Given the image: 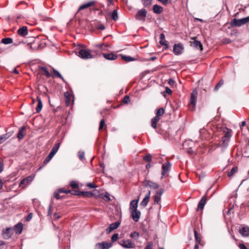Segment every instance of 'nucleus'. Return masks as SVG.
Returning a JSON list of instances; mask_svg holds the SVG:
<instances>
[{
    "mask_svg": "<svg viewBox=\"0 0 249 249\" xmlns=\"http://www.w3.org/2000/svg\"><path fill=\"white\" fill-rule=\"evenodd\" d=\"M197 98V91L194 89L191 94L190 101L189 104V109L192 111L195 109Z\"/></svg>",
    "mask_w": 249,
    "mask_h": 249,
    "instance_id": "1",
    "label": "nucleus"
},
{
    "mask_svg": "<svg viewBox=\"0 0 249 249\" xmlns=\"http://www.w3.org/2000/svg\"><path fill=\"white\" fill-rule=\"evenodd\" d=\"M249 22V16H248L246 18L241 19L234 18L231 21L230 25L232 27H240Z\"/></svg>",
    "mask_w": 249,
    "mask_h": 249,
    "instance_id": "2",
    "label": "nucleus"
},
{
    "mask_svg": "<svg viewBox=\"0 0 249 249\" xmlns=\"http://www.w3.org/2000/svg\"><path fill=\"white\" fill-rule=\"evenodd\" d=\"M78 56L83 59H88L93 57L90 51L84 49H82L79 50L78 53Z\"/></svg>",
    "mask_w": 249,
    "mask_h": 249,
    "instance_id": "3",
    "label": "nucleus"
},
{
    "mask_svg": "<svg viewBox=\"0 0 249 249\" xmlns=\"http://www.w3.org/2000/svg\"><path fill=\"white\" fill-rule=\"evenodd\" d=\"M119 244L124 249H130L135 247L134 242L130 239H124L118 242Z\"/></svg>",
    "mask_w": 249,
    "mask_h": 249,
    "instance_id": "4",
    "label": "nucleus"
},
{
    "mask_svg": "<svg viewBox=\"0 0 249 249\" xmlns=\"http://www.w3.org/2000/svg\"><path fill=\"white\" fill-rule=\"evenodd\" d=\"M147 12L144 9L140 10L135 15V18L137 20L141 21H145Z\"/></svg>",
    "mask_w": 249,
    "mask_h": 249,
    "instance_id": "5",
    "label": "nucleus"
},
{
    "mask_svg": "<svg viewBox=\"0 0 249 249\" xmlns=\"http://www.w3.org/2000/svg\"><path fill=\"white\" fill-rule=\"evenodd\" d=\"M35 175H32L23 178L20 182L19 186H27L29 185L34 179Z\"/></svg>",
    "mask_w": 249,
    "mask_h": 249,
    "instance_id": "6",
    "label": "nucleus"
},
{
    "mask_svg": "<svg viewBox=\"0 0 249 249\" xmlns=\"http://www.w3.org/2000/svg\"><path fill=\"white\" fill-rule=\"evenodd\" d=\"M143 185L145 187H149L153 189H158L159 185L156 182H152L149 180H145L142 182Z\"/></svg>",
    "mask_w": 249,
    "mask_h": 249,
    "instance_id": "7",
    "label": "nucleus"
},
{
    "mask_svg": "<svg viewBox=\"0 0 249 249\" xmlns=\"http://www.w3.org/2000/svg\"><path fill=\"white\" fill-rule=\"evenodd\" d=\"M130 213L131 216L133 220L136 222H138L141 214V212L136 210L130 211Z\"/></svg>",
    "mask_w": 249,
    "mask_h": 249,
    "instance_id": "8",
    "label": "nucleus"
},
{
    "mask_svg": "<svg viewBox=\"0 0 249 249\" xmlns=\"http://www.w3.org/2000/svg\"><path fill=\"white\" fill-rule=\"evenodd\" d=\"M13 234V230L11 228H7L2 231V236L3 238L8 239L10 238Z\"/></svg>",
    "mask_w": 249,
    "mask_h": 249,
    "instance_id": "9",
    "label": "nucleus"
},
{
    "mask_svg": "<svg viewBox=\"0 0 249 249\" xmlns=\"http://www.w3.org/2000/svg\"><path fill=\"white\" fill-rule=\"evenodd\" d=\"M112 246L111 243L103 242L101 243H97L96 247L99 249H108Z\"/></svg>",
    "mask_w": 249,
    "mask_h": 249,
    "instance_id": "10",
    "label": "nucleus"
},
{
    "mask_svg": "<svg viewBox=\"0 0 249 249\" xmlns=\"http://www.w3.org/2000/svg\"><path fill=\"white\" fill-rule=\"evenodd\" d=\"M171 164L169 161H167L162 164L161 174L163 176H165V174L169 171L171 168Z\"/></svg>",
    "mask_w": 249,
    "mask_h": 249,
    "instance_id": "11",
    "label": "nucleus"
},
{
    "mask_svg": "<svg viewBox=\"0 0 249 249\" xmlns=\"http://www.w3.org/2000/svg\"><path fill=\"white\" fill-rule=\"evenodd\" d=\"M206 201L207 198L206 196L205 195L203 196L199 201L197 208V211H199L203 209L204 206L206 203Z\"/></svg>",
    "mask_w": 249,
    "mask_h": 249,
    "instance_id": "12",
    "label": "nucleus"
},
{
    "mask_svg": "<svg viewBox=\"0 0 249 249\" xmlns=\"http://www.w3.org/2000/svg\"><path fill=\"white\" fill-rule=\"evenodd\" d=\"M183 46L181 44H175L173 47V52L176 55L180 54L183 50Z\"/></svg>",
    "mask_w": 249,
    "mask_h": 249,
    "instance_id": "13",
    "label": "nucleus"
},
{
    "mask_svg": "<svg viewBox=\"0 0 249 249\" xmlns=\"http://www.w3.org/2000/svg\"><path fill=\"white\" fill-rule=\"evenodd\" d=\"M121 223L119 221L115 222L109 225L108 227L106 229L107 233L110 232L114 230L117 229L120 225Z\"/></svg>",
    "mask_w": 249,
    "mask_h": 249,
    "instance_id": "14",
    "label": "nucleus"
},
{
    "mask_svg": "<svg viewBox=\"0 0 249 249\" xmlns=\"http://www.w3.org/2000/svg\"><path fill=\"white\" fill-rule=\"evenodd\" d=\"M59 147H60L59 143H55L53 147V148L51 150V151L50 152V153H49V154L48 156H49L50 157H51L52 159L53 158V157L55 155V154L57 153L58 150L59 148Z\"/></svg>",
    "mask_w": 249,
    "mask_h": 249,
    "instance_id": "15",
    "label": "nucleus"
},
{
    "mask_svg": "<svg viewBox=\"0 0 249 249\" xmlns=\"http://www.w3.org/2000/svg\"><path fill=\"white\" fill-rule=\"evenodd\" d=\"M59 147H60L59 143H55L53 147V148L51 150V151L50 152V153H49V154L48 156H49L50 157H51L52 159L53 158V157L55 155V154L57 153L58 150L59 148Z\"/></svg>",
    "mask_w": 249,
    "mask_h": 249,
    "instance_id": "16",
    "label": "nucleus"
},
{
    "mask_svg": "<svg viewBox=\"0 0 249 249\" xmlns=\"http://www.w3.org/2000/svg\"><path fill=\"white\" fill-rule=\"evenodd\" d=\"M59 147H60L59 143H55L53 147V148L51 150V151L50 152V153H49V154L48 156H49L50 157H51L52 159L53 158V157L55 155V154L57 153L58 150L59 148Z\"/></svg>",
    "mask_w": 249,
    "mask_h": 249,
    "instance_id": "17",
    "label": "nucleus"
},
{
    "mask_svg": "<svg viewBox=\"0 0 249 249\" xmlns=\"http://www.w3.org/2000/svg\"><path fill=\"white\" fill-rule=\"evenodd\" d=\"M59 147H60L59 143H55L53 147V148L51 150V151L50 152V153H49V154L48 156H49L50 157H51L52 159L53 158V157L55 155V154L57 153L58 150L59 148Z\"/></svg>",
    "mask_w": 249,
    "mask_h": 249,
    "instance_id": "18",
    "label": "nucleus"
},
{
    "mask_svg": "<svg viewBox=\"0 0 249 249\" xmlns=\"http://www.w3.org/2000/svg\"><path fill=\"white\" fill-rule=\"evenodd\" d=\"M59 147H60L59 143H55L53 147V148L51 150V151L50 152V153H49V154L48 156H49L50 157H51L52 159L53 158V157L55 155V154L57 153L58 150L59 148Z\"/></svg>",
    "mask_w": 249,
    "mask_h": 249,
    "instance_id": "19",
    "label": "nucleus"
},
{
    "mask_svg": "<svg viewBox=\"0 0 249 249\" xmlns=\"http://www.w3.org/2000/svg\"><path fill=\"white\" fill-rule=\"evenodd\" d=\"M240 233L244 237L249 236V227L247 226H243L239 229Z\"/></svg>",
    "mask_w": 249,
    "mask_h": 249,
    "instance_id": "20",
    "label": "nucleus"
},
{
    "mask_svg": "<svg viewBox=\"0 0 249 249\" xmlns=\"http://www.w3.org/2000/svg\"><path fill=\"white\" fill-rule=\"evenodd\" d=\"M230 140V139H228L223 136L222 138V142L218 144V146L221 147L223 149H225L228 146Z\"/></svg>",
    "mask_w": 249,
    "mask_h": 249,
    "instance_id": "21",
    "label": "nucleus"
},
{
    "mask_svg": "<svg viewBox=\"0 0 249 249\" xmlns=\"http://www.w3.org/2000/svg\"><path fill=\"white\" fill-rule=\"evenodd\" d=\"M96 2L95 1H90L86 3L81 5L78 8V11L88 8L89 7L93 6Z\"/></svg>",
    "mask_w": 249,
    "mask_h": 249,
    "instance_id": "22",
    "label": "nucleus"
},
{
    "mask_svg": "<svg viewBox=\"0 0 249 249\" xmlns=\"http://www.w3.org/2000/svg\"><path fill=\"white\" fill-rule=\"evenodd\" d=\"M151 195V191H148L147 194L145 195V197L143 199V200L142 201L141 203V205L143 207H146L149 202V198L150 197Z\"/></svg>",
    "mask_w": 249,
    "mask_h": 249,
    "instance_id": "23",
    "label": "nucleus"
},
{
    "mask_svg": "<svg viewBox=\"0 0 249 249\" xmlns=\"http://www.w3.org/2000/svg\"><path fill=\"white\" fill-rule=\"evenodd\" d=\"M18 34L22 36H25L28 35V29L26 26H22L18 30Z\"/></svg>",
    "mask_w": 249,
    "mask_h": 249,
    "instance_id": "24",
    "label": "nucleus"
},
{
    "mask_svg": "<svg viewBox=\"0 0 249 249\" xmlns=\"http://www.w3.org/2000/svg\"><path fill=\"white\" fill-rule=\"evenodd\" d=\"M191 46H193L194 48L199 50L200 51H202L203 46L202 43L200 41L195 40L194 41L191 42Z\"/></svg>",
    "mask_w": 249,
    "mask_h": 249,
    "instance_id": "25",
    "label": "nucleus"
},
{
    "mask_svg": "<svg viewBox=\"0 0 249 249\" xmlns=\"http://www.w3.org/2000/svg\"><path fill=\"white\" fill-rule=\"evenodd\" d=\"M107 14L114 21H117L118 20V15L117 9L114 10L112 13L110 11H107Z\"/></svg>",
    "mask_w": 249,
    "mask_h": 249,
    "instance_id": "26",
    "label": "nucleus"
},
{
    "mask_svg": "<svg viewBox=\"0 0 249 249\" xmlns=\"http://www.w3.org/2000/svg\"><path fill=\"white\" fill-rule=\"evenodd\" d=\"M160 43L162 46H165V48H168V45L167 43V41L165 40V36L163 33H161L160 35Z\"/></svg>",
    "mask_w": 249,
    "mask_h": 249,
    "instance_id": "27",
    "label": "nucleus"
},
{
    "mask_svg": "<svg viewBox=\"0 0 249 249\" xmlns=\"http://www.w3.org/2000/svg\"><path fill=\"white\" fill-rule=\"evenodd\" d=\"M103 56L107 60H114L117 58V56L113 53H103Z\"/></svg>",
    "mask_w": 249,
    "mask_h": 249,
    "instance_id": "28",
    "label": "nucleus"
},
{
    "mask_svg": "<svg viewBox=\"0 0 249 249\" xmlns=\"http://www.w3.org/2000/svg\"><path fill=\"white\" fill-rule=\"evenodd\" d=\"M23 225L22 223H18L14 226V230L16 233L20 234L22 232Z\"/></svg>",
    "mask_w": 249,
    "mask_h": 249,
    "instance_id": "29",
    "label": "nucleus"
},
{
    "mask_svg": "<svg viewBox=\"0 0 249 249\" xmlns=\"http://www.w3.org/2000/svg\"><path fill=\"white\" fill-rule=\"evenodd\" d=\"M223 132L224 133V137L228 139H231V130L227 127H224L222 129Z\"/></svg>",
    "mask_w": 249,
    "mask_h": 249,
    "instance_id": "30",
    "label": "nucleus"
},
{
    "mask_svg": "<svg viewBox=\"0 0 249 249\" xmlns=\"http://www.w3.org/2000/svg\"><path fill=\"white\" fill-rule=\"evenodd\" d=\"M138 200H133L130 202V211L137 210Z\"/></svg>",
    "mask_w": 249,
    "mask_h": 249,
    "instance_id": "31",
    "label": "nucleus"
},
{
    "mask_svg": "<svg viewBox=\"0 0 249 249\" xmlns=\"http://www.w3.org/2000/svg\"><path fill=\"white\" fill-rule=\"evenodd\" d=\"M25 129H26L25 126H22L19 129L18 133V135H17V137L19 140H21L24 138V137L25 136V134L23 133V131Z\"/></svg>",
    "mask_w": 249,
    "mask_h": 249,
    "instance_id": "32",
    "label": "nucleus"
},
{
    "mask_svg": "<svg viewBox=\"0 0 249 249\" xmlns=\"http://www.w3.org/2000/svg\"><path fill=\"white\" fill-rule=\"evenodd\" d=\"M153 10L154 13L160 14L163 11V8L160 5L155 4L153 6Z\"/></svg>",
    "mask_w": 249,
    "mask_h": 249,
    "instance_id": "33",
    "label": "nucleus"
},
{
    "mask_svg": "<svg viewBox=\"0 0 249 249\" xmlns=\"http://www.w3.org/2000/svg\"><path fill=\"white\" fill-rule=\"evenodd\" d=\"M160 120V118H158V116H155L151 119V123L152 127L155 129L157 128V124Z\"/></svg>",
    "mask_w": 249,
    "mask_h": 249,
    "instance_id": "34",
    "label": "nucleus"
},
{
    "mask_svg": "<svg viewBox=\"0 0 249 249\" xmlns=\"http://www.w3.org/2000/svg\"><path fill=\"white\" fill-rule=\"evenodd\" d=\"M37 102L38 104L36 107V112L39 113L41 111L42 108V103L41 99L38 97H37Z\"/></svg>",
    "mask_w": 249,
    "mask_h": 249,
    "instance_id": "35",
    "label": "nucleus"
},
{
    "mask_svg": "<svg viewBox=\"0 0 249 249\" xmlns=\"http://www.w3.org/2000/svg\"><path fill=\"white\" fill-rule=\"evenodd\" d=\"M121 58L123 60L125 61L126 62H130V61H133L135 60V58L134 57H131L130 56H127L125 55L121 54Z\"/></svg>",
    "mask_w": 249,
    "mask_h": 249,
    "instance_id": "36",
    "label": "nucleus"
},
{
    "mask_svg": "<svg viewBox=\"0 0 249 249\" xmlns=\"http://www.w3.org/2000/svg\"><path fill=\"white\" fill-rule=\"evenodd\" d=\"M1 42L4 44L8 45L13 43V39L10 37H6L1 39Z\"/></svg>",
    "mask_w": 249,
    "mask_h": 249,
    "instance_id": "37",
    "label": "nucleus"
},
{
    "mask_svg": "<svg viewBox=\"0 0 249 249\" xmlns=\"http://www.w3.org/2000/svg\"><path fill=\"white\" fill-rule=\"evenodd\" d=\"M40 70L42 71V74L45 75L47 77H50L51 76V74L49 73V71L47 70V68L45 67H41L40 68Z\"/></svg>",
    "mask_w": 249,
    "mask_h": 249,
    "instance_id": "38",
    "label": "nucleus"
},
{
    "mask_svg": "<svg viewBox=\"0 0 249 249\" xmlns=\"http://www.w3.org/2000/svg\"><path fill=\"white\" fill-rule=\"evenodd\" d=\"M238 171V167L235 166L233 167L231 170L228 172L227 175L229 177L231 178Z\"/></svg>",
    "mask_w": 249,
    "mask_h": 249,
    "instance_id": "39",
    "label": "nucleus"
},
{
    "mask_svg": "<svg viewBox=\"0 0 249 249\" xmlns=\"http://www.w3.org/2000/svg\"><path fill=\"white\" fill-rule=\"evenodd\" d=\"M70 185L73 189H78L79 188V185L78 182L75 180L71 181L70 183Z\"/></svg>",
    "mask_w": 249,
    "mask_h": 249,
    "instance_id": "40",
    "label": "nucleus"
},
{
    "mask_svg": "<svg viewBox=\"0 0 249 249\" xmlns=\"http://www.w3.org/2000/svg\"><path fill=\"white\" fill-rule=\"evenodd\" d=\"M140 236V233L137 231H133L130 234V237L134 239L137 240Z\"/></svg>",
    "mask_w": 249,
    "mask_h": 249,
    "instance_id": "41",
    "label": "nucleus"
},
{
    "mask_svg": "<svg viewBox=\"0 0 249 249\" xmlns=\"http://www.w3.org/2000/svg\"><path fill=\"white\" fill-rule=\"evenodd\" d=\"M93 194L91 192H84L82 191L80 196H82L84 197H90L92 196Z\"/></svg>",
    "mask_w": 249,
    "mask_h": 249,
    "instance_id": "42",
    "label": "nucleus"
},
{
    "mask_svg": "<svg viewBox=\"0 0 249 249\" xmlns=\"http://www.w3.org/2000/svg\"><path fill=\"white\" fill-rule=\"evenodd\" d=\"M104 7V5L103 4H99V6H97L95 5V4L92 6V10L93 11H99L100 9V8H103Z\"/></svg>",
    "mask_w": 249,
    "mask_h": 249,
    "instance_id": "43",
    "label": "nucleus"
},
{
    "mask_svg": "<svg viewBox=\"0 0 249 249\" xmlns=\"http://www.w3.org/2000/svg\"><path fill=\"white\" fill-rule=\"evenodd\" d=\"M52 76L53 77H57L60 78L62 79H63V77H62L61 74L57 71H56L55 69H53V73Z\"/></svg>",
    "mask_w": 249,
    "mask_h": 249,
    "instance_id": "44",
    "label": "nucleus"
},
{
    "mask_svg": "<svg viewBox=\"0 0 249 249\" xmlns=\"http://www.w3.org/2000/svg\"><path fill=\"white\" fill-rule=\"evenodd\" d=\"M164 112V109L162 107L160 108L157 110L156 116H158V118H159L160 116H161L163 114Z\"/></svg>",
    "mask_w": 249,
    "mask_h": 249,
    "instance_id": "45",
    "label": "nucleus"
},
{
    "mask_svg": "<svg viewBox=\"0 0 249 249\" xmlns=\"http://www.w3.org/2000/svg\"><path fill=\"white\" fill-rule=\"evenodd\" d=\"M194 235H195V240L196 242V243H197L198 244L200 243V241H201V239L200 238V237L198 236V233H197V232L196 231V230H194Z\"/></svg>",
    "mask_w": 249,
    "mask_h": 249,
    "instance_id": "46",
    "label": "nucleus"
},
{
    "mask_svg": "<svg viewBox=\"0 0 249 249\" xmlns=\"http://www.w3.org/2000/svg\"><path fill=\"white\" fill-rule=\"evenodd\" d=\"M154 204H159L160 202L161 197L157 195H155L154 196Z\"/></svg>",
    "mask_w": 249,
    "mask_h": 249,
    "instance_id": "47",
    "label": "nucleus"
},
{
    "mask_svg": "<svg viewBox=\"0 0 249 249\" xmlns=\"http://www.w3.org/2000/svg\"><path fill=\"white\" fill-rule=\"evenodd\" d=\"M224 84V81L223 80H220V81L216 84L215 87H214V90H217L220 87L222 86V85Z\"/></svg>",
    "mask_w": 249,
    "mask_h": 249,
    "instance_id": "48",
    "label": "nucleus"
},
{
    "mask_svg": "<svg viewBox=\"0 0 249 249\" xmlns=\"http://www.w3.org/2000/svg\"><path fill=\"white\" fill-rule=\"evenodd\" d=\"M143 5L145 7H148L151 4V0H142Z\"/></svg>",
    "mask_w": 249,
    "mask_h": 249,
    "instance_id": "49",
    "label": "nucleus"
},
{
    "mask_svg": "<svg viewBox=\"0 0 249 249\" xmlns=\"http://www.w3.org/2000/svg\"><path fill=\"white\" fill-rule=\"evenodd\" d=\"M143 160L147 162H150L152 160V157L150 154H148L143 157Z\"/></svg>",
    "mask_w": 249,
    "mask_h": 249,
    "instance_id": "50",
    "label": "nucleus"
},
{
    "mask_svg": "<svg viewBox=\"0 0 249 249\" xmlns=\"http://www.w3.org/2000/svg\"><path fill=\"white\" fill-rule=\"evenodd\" d=\"M78 157L81 160H83L85 159V153L84 151L78 152Z\"/></svg>",
    "mask_w": 249,
    "mask_h": 249,
    "instance_id": "51",
    "label": "nucleus"
},
{
    "mask_svg": "<svg viewBox=\"0 0 249 249\" xmlns=\"http://www.w3.org/2000/svg\"><path fill=\"white\" fill-rule=\"evenodd\" d=\"M103 198L106 201H109L110 200V197L109 194L106 192L105 194L104 195Z\"/></svg>",
    "mask_w": 249,
    "mask_h": 249,
    "instance_id": "52",
    "label": "nucleus"
},
{
    "mask_svg": "<svg viewBox=\"0 0 249 249\" xmlns=\"http://www.w3.org/2000/svg\"><path fill=\"white\" fill-rule=\"evenodd\" d=\"M13 134V132H9L5 134L2 135L3 137H4L5 140H6L9 138H10Z\"/></svg>",
    "mask_w": 249,
    "mask_h": 249,
    "instance_id": "53",
    "label": "nucleus"
},
{
    "mask_svg": "<svg viewBox=\"0 0 249 249\" xmlns=\"http://www.w3.org/2000/svg\"><path fill=\"white\" fill-rule=\"evenodd\" d=\"M59 192L60 193H65L66 194H68L69 193L71 194V191L70 190L65 189H60L59 190Z\"/></svg>",
    "mask_w": 249,
    "mask_h": 249,
    "instance_id": "54",
    "label": "nucleus"
},
{
    "mask_svg": "<svg viewBox=\"0 0 249 249\" xmlns=\"http://www.w3.org/2000/svg\"><path fill=\"white\" fill-rule=\"evenodd\" d=\"M119 234L118 233L114 234L111 237V241L112 242H115L118 239Z\"/></svg>",
    "mask_w": 249,
    "mask_h": 249,
    "instance_id": "55",
    "label": "nucleus"
},
{
    "mask_svg": "<svg viewBox=\"0 0 249 249\" xmlns=\"http://www.w3.org/2000/svg\"><path fill=\"white\" fill-rule=\"evenodd\" d=\"M105 125V121L103 119L101 120L100 122V125H99V130H101Z\"/></svg>",
    "mask_w": 249,
    "mask_h": 249,
    "instance_id": "56",
    "label": "nucleus"
},
{
    "mask_svg": "<svg viewBox=\"0 0 249 249\" xmlns=\"http://www.w3.org/2000/svg\"><path fill=\"white\" fill-rule=\"evenodd\" d=\"M129 101H130V98L128 95H126L124 97V98L123 99L124 103L125 104H127L129 102Z\"/></svg>",
    "mask_w": 249,
    "mask_h": 249,
    "instance_id": "57",
    "label": "nucleus"
},
{
    "mask_svg": "<svg viewBox=\"0 0 249 249\" xmlns=\"http://www.w3.org/2000/svg\"><path fill=\"white\" fill-rule=\"evenodd\" d=\"M153 243L151 242H148L144 249H152Z\"/></svg>",
    "mask_w": 249,
    "mask_h": 249,
    "instance_id": "58",
    "label": "nucleus"
},
{
    "mask_svg": "<svg viewBox=\"0 0 249 249\" xmlns=\"http://www.w3.org/2000/svg\"><path fill=\"white\" fill-rule=\"evenodd\" d=\"M87 185L90 188H95L97 187V186L94 183L91 182L88 183Z\"/></svg>",
    "mask_w": 249,
    "mask_h": 249,
    "instance_id": "59",
    "label": "nucleus"
},
{
    "mask_svg": "<svg viewBox=\"0 0 249 249\" xmlns=\"http://www.w3.org/2000/svg\"><path fill=\"white\" fill-rule=\"evenodd\" d=\"M52 158L48 156L43 161V163L45 165L47 164L51 160Z\"/></svg>",
    "mask_w": 249,
    "mask_h": 249,
    "instance_id": "60",
    "label": "nucleus"
},
{
    "mask_svg": "<svg viewBox=\"0 0 249 249\" xmlns=\"http://www.w3.org/2000/svg\"><path fill=\"white\" fill-rule=\"evenodd\" d=\"M81 193H82V191H75V190L71 191V194L74 195L80 196Z\"/></svg>",
    "mask_w": 249,
    "mask_h": 249,
    "instance_id": "61",
    "label": "nucleus"
},
{
    "mask_svg": "<svg viewBox=\"0 0 249 249\" xmlns=\"http://www.w3.org/2000/svg\"><path fill=\"white\" fill-rule=\"evenodd\" d=\"M163 193V189H160L159 191L157 192L156 195L160 196L161 197V195H162Z\"/></svg>",
    "mask_w": 249,
    "mask_h": 249,
    "instance_id": "62",
    "label": "nucleus"
},
{
    "mask_svg": "<svg viewBox=\"0 0 249 249\" xmlns=\"http://www.w3.org/2000/svg\"><path fill=\"white\" fill-rule=\"evenodd\" d=\"M238 247H239L240 249H248L246 247V246L244 244H243V243L239 244V245H238Z\"/></svg>",
    "mask_w": 249,
    "mask_h": 249,
    "instance_id": "63",
    "label": "nucleus"
},
{
    "mask_svg": "<svg viewBox=\"0 0 249 249\" xmlns=\"http://www.w3.org/2000/svg\"><path fill=\"white\" fill-rule=\"evenodd\" d=\"M231 42V40L229 38H225L223 40V43L225 44H229Z\"/></svg>",
    "mask_w": 249,
    "mask_h": 249,
    "instance_id": "64",
    "label": "nucleus"
}]
</instances>
